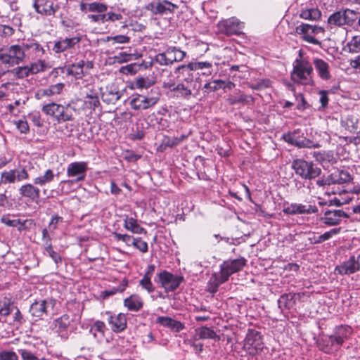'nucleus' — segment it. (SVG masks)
I'll use <instances>...</instances> for the list:
<instances>
[{"label":"nucleus","instance_id":"obj_1","mask_svg":"<svg viewBox=\"0 0 360 360\" xmlns=\"http://www.w3.org/2000/svg\"><path fill=\"white\" fill-rule=\"evenodd\" d=\"M353 334V329L349 325L336 326L331 335L321 334L316 341L319 349L326 354L337 352L345 342Z\"/></svg>","mask_w":360,"mask_h":360},{"label":"nucleus","instance_id":"obj_2","mask_svg":"<svg viewBox=\"0 0 360 360\" xmlns=\"http://www.w3.org/2000/svg\"><path fill=\"white\" fill-rule=\"evenodd\" d=\"M313 71L311 63L300 56L293 62L290 79L295 84L312 86L314 85Z\"/></svg>","mask_w":360,"mask_h":360},{"label":"nucleus","instance_id":"obj_3","mask_svg":"<svg viewBox=\"0 0 360 360\" xmlns=\"http://www.w3.org/2000/svg\"><path fill=\"white\" fill-rule=\"evenodd\" d=\"M159 88H151L146 92L133 94L130 97L129 105L131 109L143 111L153 108L160 100Z\"/></svg>","mask_w":360,"mask_h":360},{"label":"nucleus","instance_id":"obj_4","mask_svg":"<svg viewBox=\"0 0 360 360\" xmlns=\"http://www.w3.org/2000/svg\"><path fill=\"white\" fill-rule=\"evenodd\" d=\"M25 58L23 44H14L0 49V65H5L7 68L23 63Z\"/></svg>","mask_w":360,"mask_h":360},{"label":"nucleus","instance_id":"obj_5","mask_svg":"<svg viewBox=\"0 0 360 360\" xmlns=\"http://www.w3.org/2000/svg\"><path fill=\"white\" fill-rule=\"evenodd\" d=\"M291 168L296 175L305 180L314 179L321 174V169L314 162L304 159H295L292 162Z\"/></svg>","mask_w":360,"mask_h":360},{"label":"nucleus","instance_id":"obj_6","mask_svg":"<svg viewBox=\"0 0 360 360\" xmlns=\"http://www.w3.org/2000/svg\"><path fill=\"white\" fill-rule=\"evenodd\" d=\"M88 170V164L86 162H74L68 165L67 168V176L68 177H75L71 180H63L60 182L59 186L61 187L62 193H68L64 191L65 186H71L80 181H84Z\"/></svg>","mask_w":360,"mask_h":360},{"label":"nucleus","instance_id":"obj_7","mask_svg":"<svg viewBox=\"0 0 360 360\" xmlns=\"http://www.w3.org/2000/svg\"><path fill=\"white\" fill-rule=\"evenodd\" d=\"M75 321L76 315L71 316L68 314H64L53 320L52 330L62 339L68 340L73 328L72 323Z\"/></svg>","mask_w":360,"mask_h":360},{"label":"nucleus","instance_id":"obj_8","mask_svg":"<svg viewBox=\"0 0 360 360\" xmlns=\"http://www.w3.org/2000/svg\"><path fill=\"white\" fill-rule=\"evenodd\" d=\"M282 139L292 146L299 148H319V143H314L312 141L304 136V133L300 129H296L292 131L283 134Z\"/></svg>","mask_w":360,"mask_h":360},{"label":"nucleus","instance_id":"obj_9","mask_svg":"<svg viewBox=\"0 0 360 360\" xmlns=\"http://www.w3.org/2000/svg\"><path fill=\"white\" fill-rule=\"evenodd\" d=\"M246 264V259L244 257H240L235 259H228L224 261L220 265L221 279L222 282H226L229 276L243 269Z\"/></svg>","mask_w":360,"mask_h":360},{"label":"nucleus","instance_id":"obj_10","mask_svg":"<svg viewBox=\"0 0 360 360\" xmlns=\"http://www.w3.org/2000/svg\"><path fill=\"white\" fill-rule=\"evenodd\" d=\"M158 282L163 288L165 292H172L176 290L184 281L181 276H175L172 273L164 270L157 274Z\"/></svg>","mask_w":360,"mask_h":360},{"label":"nucleus","instance_id":"obj_11","mask_svg":"<svg viewBox=\"0 0 360 360\" xmlns=\"http://www.w3.org/2000/svg\"><path fill=\"white\" fill-rule=\"evenodd\" d=\"M178 6L167 0H154L146 6V9L153 15H165L173 14Z\"/></svg>","mask_w":360,"mask_h":360},{"label":"nucleus","instance_id":"obj_12","mask_svg":"<svg viewBox=\"0 0 360 360\" xmlns=\"http://www.w3.org/2000/svg\"><path fill=\"white\" fill-rule=\"evenodd\" d=\"M101 315L103 317L106 316V320L112 332L120 333L127 328V320L124 314H115L110 311H106L102 313Z\"/></svg>","mask_w":360,"mask_h":360},{"label":"nucleus","instance_id":"obj_13","mask_svg":"<svg viewBox=\"0 0 360 360\" xmlns=\"http://www.w3.org/2000/svg\"><path fill=\"white\" fill-rule=\"evenodd\" d=\"M83 35L78 33L72 37L59 38L55 41L52 47V51L56 54H60L68 50L75 49V46L82 40Z\"/></svg>","mask_w":360,"mask_h":360},{"label":"nucleus","instance_id":"obj_14","mask_svg":"<svg viewBox=\"0 0 360 360\" xmlns=\"http://www.w3.org/2000/svg\"><path fill=\"white\" fill-rule=\"evenodd\" d=\"M319 211L316 206L302 203L284 204L283 212L288 215L316 214Z\"/></svg>","mask_w":360,"mask_h":360},{"label":"nucleus","instance_id":"obj_15","mask_svg":"<svg viewBox=\"0 0 360 360\" xmlns=\"http://www.w3.org/2000/svg\"><path fill=\"white\" fill-rule=\"evenodd\" d=\"M244 347L249 350L250 353L252 352H257L262 351L264 347V343L261 333L255 329H249L245 339Z\"/></svg>","mask_w":360,"mask_h":360},{"label":"nucleus","instance_id":"obj_16","mask_svg":"<svg viewBox=\"0 0 360 360\" xmlns=\"http://www.w3.org/2000/svg\"><path fill=\"white\" fill-rule=\"evenodd\" d=\"M360 270L359 256L351 255L348 259L342 262L335 268V272L340 275H350Z\"/></svg>","mask_w":360,"mask_h":360},{"label":"nucleus","instance_id":"obj_17","mask_svg":"<svg viewBox=\"0 0 360 360\" xmlns=\"http://www.w3.org/2000/svg\"><path fill=\"white\" fill-rule=\"evenodd\" d=\"M204 69H206V71L201 72V74L206 76L210 75L212 72V63L207 61H192L187 65L179 66L176 69V72L182 70V73L187 72L188 74L189 71L202 70Z\"/></svg>","mask_w":360,"mask_h":360},{"label":"nucleus","instance_id":"obj_18","mask_svg":"<svg viewBox=\"0 0 360 360\" xmlns=\"http://www.w3.org/2000/svg\"><path fill=\"white\" fill-rule=\"evenodd\" d=\"M323 217L321 221L328 226H335L340 223L343 218H349V216L341 210H323Z\"/></svg>","mask_w":360,"mask_h":360},{"label":"nucleus","instance_id":"obj_19","mask_svg":"<svg viewBox=\"0 0 360 360\" xmlns=\"http://www.w3.org/2000/svg\"><path fill=\"white\" fill-rule=\"evenodd\" d=\"M33 7L37 13L44 16L54 15L60 8L52 0H34Z\"/></svg>","mask_w":360,"mask_h":360},{"label":"nucleus","instance_id":"obj_20","mask_svg":"<svg viewBox=\"0 0 360 360\" xmlns=\"http://www.w3.org/2000/svg\"><path fill=\"white\" fill-rule=\"evenodd\" d=\"M1 182L4 184H14L15 181H21L29 179V174L25 168L20 169H11L4 171L1 174Z\"/></svg>","mask_w":360,"mask_h":360},{"label":"nucleus","instance_id":"obj_21","mask_svg":"<svg viewBox=\"0 0 360 360\" xmlns=\"http://www.w3.org/2000/svg\"><path fill=\"white\" fill-rule=\"evenodd\" d=\"M217 26L219 32L227 36L238 34L240 32V22L234 18L220 21Z\"/></svg>","mask_w":360,"mask_h":360},{"label":"nucleus","instance_id":"obj_22","mask_svg":"<svg viewBox=\"0 0 360 360\" xmlns=\"http://www.w3.org/2000/svg\"><path fill=\"white\" fill-rule=\"evenodd\" d=\"M313 32L312 25L307 23L302 22L295 27L296 34L300 35L304 41L320 46L321 42L313 36Z\"/></svg>","mask_w":360,"mask_h":360},{"label":"nucleus","instance_id":"obj_23","mask_svg":"<svg viewBox=\"0 0 360 360\" xmlns=\"http://www.w3.org/2000/svg\"><path fill=\"white\" fill-rule=\"evenodd\" d=\"M19 194L29 201L37 202L40 198V190L32 184H26L19 188Z\"/></svg>","mask_w":360,"mask_h":360},{"label":"nucleus","instance_id":"obj_24","mask_svg":"<svg viewBox=\"0 0 360 360\" xmlns=\"http://www.w3.org/2000/svg\"><path fill=\"white\" fill-rule=\"evenodd\" d=\"M122 96L121 91L115 84H108L105 90L101 92V98L108 104L115 103Z\"/></svg>","mask_w":360,"mask_h":360},{"label":"nucleus","instance_id":"obj_25","mask_svg":"<svg viewBox=\"0 0 360 360\" xmlns=\"http://www.w3.org/2000/svg\"><path fill=\"white\" fill-rule=\"evenodd\" d=\"M153 84L154 81L148 77L138 76L131 82L129 88L132 90H139V92H146L151 88H157Z\"/></svg>","mask_w":360,"mask_h":360},{"label":"nucleus","instance_id":"obj_26","mask_svg":"<svg viewBox=\"0 0 360 360\" xmlns=\"http://www.w3.org/2000/svg\"><path fill=\"white\" fill-rule=\"evenodd\" d=\"M155 323L165 328H169L172 331L175 333H179L185 328L184 323L169 316H158L155 320Z\"/></svg>","mask_w":360,"mask_h":360},{"label":"nucleus","instance_id":"obj_27","mask_svg":"<svg viewBox=\"0 0 360 360\" xmlns=\"http://www.w3.org/2000/svg\"><path fill=\"white\" fill-rule=\"evenodd\" d=\"M51 304V300H41L35 301L30 305L29 311L32 316L41 318L44 315H47L48 307Z\"/></svg>","mask_w":360,"mask_h":360},{"label":"nucleus","instance_id":"obj_28","mask_svg":"<svg viewBox=\"0 0 360 360\" xmlns=\"http://www.w3.org/2000/svg\"><path fill=\"white\" fill-rule=\"evenodd\" d=\"M312 63L318 73L319 77L322 79L327 81L331 78L329 64L319 58H313Z\"/></svg>","mask_w":360,"mask_h":360},{"label":"nucleus","instance_id":"obj_29","mask_svg":"<svg viewBox=\"0 0 360 360\" xmlns=\"http://www.w3.org/2000/svg\"><path fill=\"white\" fill-rule=\"evenodd\" d=\"M329 176L332 184H342L352 180V176L345 169H336Z\"/></svg>","mask_w":360,"mask_h":360},{"label":"nucleus","instance_id":"obj_30","mask_svg":"<svg viewBox=\"0 0 360 360\" xmlns=\"http://www.w3.org/2000/svg\"><path fill=\"white\" fill-rule=\"evenodd\" d=\"M295 292L284 293L281 295L278 300V308L281 311L285 309L290 310L295 307L296 301L295 299Z\"/></svg>","mask_w":360,"mask_h":360},{"label":"nucleus","instance_id":"obj_31","mask_svg":"<svg viewBox=\"0 0 360 360\" xmlns=\"http://www.w3.org/2000/svg\"><path fill=\"white\" fill-rule=\"evenodd\" d=\"M84 60H82L77 63L66 65L65 72L67 75L73 76L76 79H81L84 76Z\"/></svg>","mask_w":360,"mask_h":360},{"label":"nucleus","instance_id":"obj_32","mask_svg":"<svg viewBox=\"0 0 360 360\" xmlns=\"http://www.w3.org/2000/svg\"><path fill=\"white\" fill-rule=\"evenodd\" d=\"M124 306L131 311H139L143 306L141 298L137 295H131L124 300Z\"/></svg>","mask_w":360,"mask_h":360},{"label":"nucleus","instance_id":"obj_33","mask_svg":"<svg viewBox=\"0 0 360 360\" xmlns=\"http://www.w3.org/2000/svg\"><path fill=\"white\" fill-rule=\"evenodd\" d=\"M15 305L11 298L4 297L0 300V316L4 318L8 317L14 311Z\"/></svg>","mask_w":360,"mask_h":360},{"label":"nucleus","instance_id":"obj_34","mask_svg":"<svg viewBox=\"0 0 360 360\" xmlns=\"http://www.w3.org/2000/svg\"><path fill=\"white\" fill-rule=\"evenodd\" d=\"M124 227L133 233L141 234L146 233V230L141 227L137 222V220L133 217H126L124 219Z\"/></svg>","mask_w":360,"mask_h":360},{"label":"nucleus","instance_id":"obj_35","mask_svg":"<svg viewBox=\"0 0 360 360\" xmlns=\"http://www.w3.org/2000/svg\"><path fill=\"white\" fill-rule=\"evenodd\" d=\"M195 332V339H215L217 337L215 331L207 326L197 328Z\"/></svg>","mask_w":360,"mask_h":360},{"label":"nucleus","instance_id":"obj_36","mask_svg":"<svg viewBox=\"0 0 360 360\" xmlns=\"http://www.w3.org/2000/svg\"><path fill=\"white\" fill-rule=\"evenodd\" d=\"M128 285V281L124 279L117 286H114L109 290H103L101 292V297L103 300L115 295L117 292H122L125 290Z\"/></svg>","mask_w":360,"mask_h":360},{"label":"nucleus","instance_id":"obj_37","mask_svg":"<svg viewBox=\"0 0 360 360\" xmlns=\"http://www.w3.org/2000/svg\"><path fill=\"white\" fill-rule=\"evenodd\" d=\"M56 120L58 123L73 120L74 117L70 106L61 105V109L56 115Z\"/></svg>","mask_w":360,"mask_h":360},{"label":"nucleus","instance_id":"obj_38","mask_svg":"<svg viewBox=\"0 0 360 360\" xmlns=\"http://www.w3.org/2000/svg\"><path fill=\"white\" fill-rule=\"evenodd\" d=\"M299 15L304 20H317L321 17V12L317 8L302 9Z\"/></svg>","mask_w":360,"mask_h":360},{"label":"nucleus","instance_id":"obj_39","mask_svg":"<svg viewBox=\"0 0 360 360\" xmlns=\"http://www.w3.org/2000/svg\"><path fill=\"white\" fill-rule=\"evenodd\" d=\"M65 87V84L59 82L50 85L48 88L41 89L40 94L41 96H52L60 94Z\"/></svg>","mask_w":360,"mask_h":360},{"label":"nucleus","instance_id":"obj_40","mask_svg":"<svg viewBox=\"0 0 360 360\" xmlns=\"http://www.w3.org/2000/svg\"><path fill=\"white\" fill-rule=\"evenodd\" d=\"M55 174L51 169H49L45 171L44 174L41 176L36 177L33 182L35 185H39L41 186H45L46 184H49L53 181Z\"/></svg>","mask_w":360,"mask_h":360},{"label":"nucleus","instance_id":"obj_41","mask_svg":"<svg viewBox=\"0 0 360 360\" xmlns=\"http://www.w3.org/2000/svg\"><path fill=\"white\" fill-rule=\"evenodd\" d=\"M224 283L221 281V275L214 273L207 283V291L210 293H215L218 291L219 285Z\"/></svg>","mask_w":360,"mask_h":360},{"label":"nucleus","instance_id":"obj_42","mask_svg":"<svg viewBox=\"0 0 360 360\" xmlns=\"http://www.w3.org/2000/svg\"><path fill=\"white\" fill-rule=\"evenodd\" d=\"M17 79H24L31 75L29 65L18 66L11 70H7Z\"/></svg>","mask_w":360,"mask_h":360},{"label":"nucleus","instance_id":"obj_43","mask_svg":"<svg viewBox=\"0 0 360 360\" xmlns=\"http://www.w3.org/2000/svg\"><path fill=\"white\" fill-rule=\"evenodd\" d=\"M29 67L31 75H37L51 68V66L44 60H39L36 62L31 63L29 65Z\"/></svg>","mask_w":360,"mask_h":360},{"label":"nucleus","instance_id":"obj_44","mask_svg":"<svg viewBox=\"0 0 360 360\" xmlns=\"http://www.w3.org/2000/svg\"><path fill=\"white\" fill-rule=\"evenodd\" d=\"M344 19V11H336L328 17V23L330 25L340 27L345 25Z\"/></svg>","mask_w":360,"mask_h":360},{"label":"nucleus","instance_id":"obj_45","mask_svg":"<svg viewBox=\"0 0 360 360\" xmlns=\"http://www.w3.org/2000/svg\"><path fill=\"white\" fill-rule=\"evenodd\" d=\"M229 102L231 105H236L238 103H253L255 102V98L251 95L240 94L238 96H231L229 98Z\"/></svg>","mask_w":360,"mask_h":360},{"label":"nucleus","instance_id":"obj_46","mask_svg":"<svg viewBox=\"0 0 360 360\" xmlns=\"http://www.w3.org/2000/svg\"><path fill=\"white\" fill-rule=\"evenodd\" d=\"M25 52L29 50L35 54L36 57H41L45 53V50L38 42L22 43Z\"/></svg>","mask_w":360,"mask_h":360},{"label":"nucleus","instance_id":"obj_47","mask_svg":"<svg viewBox=\"0 0 360 360\" xmlns=\"http://www.w3.org/2000/svg\"><path fill=\"white\" fill-rule=\"evenodd\" d=\"M1 222L10 227L18 226V230L21 231L25 228V221H22L20 219H10L8 215H4L1 219Z\"/></svg>","mask_w":360,"mask_h":360},{"label":"nucleus","instance_id":"obj_48","mask_svg":"<svg viewBox=\"0 0 360 360\" xmlns=\"http://www.w3.org/2000/svg\"><path fill=\"white\" fill-rule=\"evenodd\" d=\"M124 17L120 13H114L112 11L106 13V22H116L119 21L121 24L120 28H126L128 25L123 21Z\"/></svg>","mask_w":360,"mask_h":360},{"label":"nucleus","instance_id":"obj_49","mask_svg":"<svg viewBox=\"0 0 360 360\" xmlns=\"http://www.w3.org/2000/svg\"><path fill=\"white\" fill-rule=\"evenodd\" d=\"M61 105H62L52 102L51 103L44 105L41 110L46 115L54 117L56 118V115L58 114V112L61 109Z\"/></svg>","mask_w":360,"mask_h":360},{"label":"nucleus","instance_id":"obj_50","mask_svg":"<svg viewBox=\"0 0 360 360\" xmlns=\"http://www.w3.org/2000/svg\"><path fill=\"white\" fill-rule=\"evenodd\" d=\"M174 93L176 97H181L186 99H188L192 94L191 90L182 83L176 85V90H175Z\"/></svg>","mask_w":360,"mask_h":360},{"label":"nucleus","instance_id":"obj_51","mask_svg":"<svg viewBox=\"0 0 360 360\" xmlns=\"http://www.w3.org/2000/svg\"><path fill=\"white\" fill-rule=\"evenodd\" d=\"M141 65L136 63L128 64L122 66L120 69V72L124 75H133L136 73L141 68Z\"/></svg>","mask_w":360,"mask_h":360},{"label":"nucleus","instance_id":"obj_52","mask_svg":"<svg viewBox=\"0 0 360 360\" xmlns=\"http://www.w3.org/2000/svg\"><path fill=\"white\" fill-rule=\"evenodd\" d=\"M134 55L131 53H127V52H120L118 54L113 56V62L115 63H124L131 61L134 59Z\"/></svg>","mask_w":360,"mask_h":360},{"label":"nucleus","instance_id":"obj_53","mask_svg":"<svg viewBox=\"0 0 360 360\" xmlns=\"http://www.w3.org/2000/svg\"><path fill=\"white\" fill-rule=\"evenodd\" d=\"M152 277L145 276L139 281V285L148 293L153 292L155 291V286L151 281Z\"/></svg>","mask_w":360,"mask_h":360},{"label":"nucleus","instance_id":"obj_54","mask_svg":"<svg viewBox=\"0 0 360 360\" xmlns=\"http://www.w3.org/2000/svg\"><path fill=\"white\" fill-rule=\"evenodd\" d=\"M349 52L356 53L360 52V37L354 36L347 44Z\"/></svg>","mask_w":360,"mask_h":360},{"label":"nucleus","instance_id":"obj_55","mask_svg":"<svg viewBox=\"0 0 360 360\" xmlns=\"http://www.w3.org/2000/svg\"><path fill=\"white\" fill-rule=\"evenodd\" d=\"M313 157L320 162H330L333 159V154L330 152L326 151L314 152Z\"/></svg>","mask_w":360,"mask_h":360},{"label":"nucleus","instance_id":"obj_56","mask_svg":"<svg viewBox=\"0 0 360 360\" xmlns=\"http://www.w3.org/2000/svg\"><path fill=\"white\" fill-rule=\"evenodd\" d=\"M343 11L345 18L344 20L345 21V25H352L354 22V21L358 18V13L349 8L343 10Z\"/></svg>","mask_w":360,"mask_h":360},{"label":"nucleus","instance_id":"obj_57","mask_svg":"<svg viewBox=\"0 0 360 360\" xmlns=\"http://www.w3.org/2000/svg\"><path fill=\"white\" fill-rule=\"evenodd\" d=\"M15 30L10 24L0 23V37L2 38H8L13 35Z\"/></svg>","mask_w":360,"mask_h":360},{"label":"nucleus","instance_id":"obj_58","mask_svg":"<svg viewBox=\"0 0 360 360\" xmlns=\"http://www.w3.org/2000/svg\"><path fill=\"white\" fill-rule=\"evenodd\" d=\"M271 83V82L269 79H262L250 84V87L254 90H261L270 87Z\"/></svg>","mask_w":360,"mask_h":360},{"label":"nucleus","instance_id":"obj_59","mask_svg":"<svg viewBox=\"0 0 360 360\" xmlns=\"http://www.w3.org/2000/svg\"><path fill=\"white\" fill-rule=\"evenodd\" d=\"M114 238L120 241H122L126 243L127 245H133L135 238L128 234H122L120 233L114 232L112 233Z\"/></svg>","mask_w":360,"mask_h":360},{"label":"nucleus","instance_id":"obj_60","mask_svg":"<svg viewBox=\"0 0 360 360\" xmlns=\"http://www.w3.org/2000/svg\"><path fill=\"white\" fill-rule=\"evenodd\" d=\"M295 98L298 101L296 107L298 110L303 112L310 107L309 104L307 103L302 94H298L297 95H295Z\"/></svg>","mask_w":360,"mask_h":360},{"label":"nucleus","instance_id":"obj_61","mask_svg":"<svg viewBox=\"0 0 360 360\" xmlns=\"http://www.w3.org/2000/svg\"><path fill=\"white\" fill-rule=\"evenodd\" d=\"M225 82L223 80H214L210 82H207L204 85V89H208L210 91H215L220 89H222L223 84Z\"/></svg>","mask_w":360,"mask_h":360},{"label":"nucleus","instance_id":"obj_62","mask_svg":"<svg viewBox=\"0 0 360 360\" xmlns=\"http://www.w3.org/2000/svg\"><path fill=\"white\" fill-rule=\"evenodd\" d=\"M44 251L46 254H47L56 264H58L61 262L62 258L60 255L53 250L52 245L45 248Z\"/></svg>","mask_w":360,"mask_h":360},{"label":"nucleus","instance_id":"obj_63","mask_svg":"<svg viewBox=\"0 0 360 360\" xmlns=\"http://www.w3.org/2000/svg\"><path fill=\"white\" fill-rule=\"evenodd\" d=\"M18 352L21 355V357L23 360H40L41 359L37 356L31 351L27 349H18Z\"/></svg>","mask_w":360,"mask_h":360},{"label":"nucleus","instance_id":"obj_64","mask_svg":"<svg viewBox=\"0 0 360 360\" xmlns=\"http://www.w3.org/2000/svg\"><path fill=\"white\" fill-rule=\"evenodd\" d=\"M0 360H18V356L13 351H0Z\"/></svg>","mask_w":360,"mask_h":360}]
</instances>
